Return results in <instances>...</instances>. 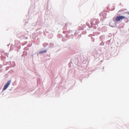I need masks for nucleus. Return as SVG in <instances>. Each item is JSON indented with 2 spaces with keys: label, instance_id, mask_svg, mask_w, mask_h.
I'll return each instance as SVG.
<instances>
[{
  "label": "nucleus",
  "instance_id": "f257e3e1",
  "mask_svg": "<svg viewBox=\"0 0 129 129\" xmlns=\"http://www.w3.org/2000/svg\"><path fill=\"white\" fill-rule=\"evenodd\" d=\"M125 18H127L126 17L123 16H117L116 18V21L117 22Z\"/></svg>",
  "mask_w": 129,
  "mask_h": 129
},
{
  "label": "nucleus",
  "instance_id": "f03ea898",
  "mask_svg": "<svg viewBox=\"0 0 129 129\" xmlns=\"http://www.w3.org/2000/svg\"><path fill=\"white\" fill-rule=\"evenodd\" d=\"M11 82V80H9L8 81V82L6 84H5L3 88V90H5L7 89L9 85L10 84Z\"/></svg>",
  "mask_w": 129,
  "mask_h": 129
},
{
  "label": "nucleus",
  "instance_id": "7ed1b4c3",
  "mask_svg": "<svg viewBox=\"0 0 129 129\" xmlns=\"http://www.w3.org/2000/svg\"><path fill=\"white\" fill-rule=\"evenodd\" d=\"M46 51H47V50H45L40 51L39 52V53H40V54H42L43 53H46Z\"/></svg>",
  "mask_w": 129,
  "mask_h": 129
},
{
  "label": "nucleus",
  "instance_id": "20e7f679",
  "mask_svg": "<svg viewBox=\"0 0 129 129\" xmlns=\"http://www.w3.org/2000/svg\"><path fill=\"white\" fill-rule=\"evenodd\" d=\"M128 14H129V13H128Z\"/></svg>",
  "mask_w": 129,
  "mask_h": 129
}]
</instances>
